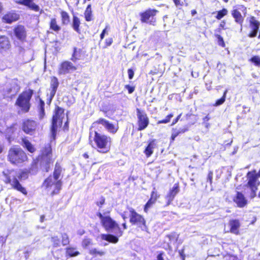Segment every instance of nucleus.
<instances>
[{"mask_svg":"<svg viewBox=\"0 0 260 260\" xmlns=\"http://www.w3.org/2000/svg\"><path fill=\"white\" fill-rule=\"evenodd\" d=\"M54 161L52 145L51 143H47L42 148L40 154L32 159L31 163L34 171L38 174L39 171L43 173L49 172Z\"/></svg>","mask_w":260,"mask_h":260,"instance_id":"nucleus-1","label":"nucleus"},{"mask_svg":"<svg viewBox=\"0 0 260 260\" xmlns=\"http://www.w3.org/2000/svg\"><path fill=\"white\" fill-rule=\"evenodd\" d=\"M96 215L100 218L101 223L106 231H111L115 230V234L117 236L112 234H103L102 235L103 240L111 243H117L119 239L118 237H121L123 233V231L120 228L118 223L113 219L110 216H104L101 212H98Z\"/></svg>","mask_w":260,"mask_h":260,"instance_id":"nucleus-2","label":"nucleus"},{"mask_svg":"<svg viewBox=\"0 0 260 260\" xmlns=\"http://www.w3.org/2000/svg\"><path fill=\"white\" fill-rule=\"evenodd\" d=\"M99 131V129H94L93 131L90 132L89 144L99 152L103 154L107 153L111 150L112 138L109 135L100 133Z\"/></svg>","mask_w":260,"mask_h":260,"instance_id":"nucleus-3","label":"nucleus"},{"mask_svg":"<svg viewBox=\"0 0 260 260\" xmlns=\"http://www.w3.org/2000/svg\"><path fill=\"white\" fill-rule=\"evenodd\" d=\"M34 169L35 168L31 162L29 168L28 169L22 170L18 177L15 176H11L9 174H4V175L5 178L4 182L6 184H10L12 189L20 192L24 196H27V190L22 185L19 179L22 178H27L29 174L32 175H37V173L36 171H34Z\"/></svg>","mask_w":260,"mask_h":260,"instance_id":"nucleus-4","label":"nucleus"},{"mask_svg":"<svg viewBox=\"0 0 260 260\" xmlns=\"http://www.w3.org/2000/svg\"><path fill=\"white\" fill-rule=\"evenodd\" d=\"M61 172V166L58 162H56L52 175H49L42 184V187L46 190H50L52 186L54 187L51 192L52 196L58 194L61 189L62 182L59 179Z\"/></svg>","mask_w":260,"mask_h":260,"instance_id":"nucleus-5","label":"nucleus"},{"mask_svg":"<svg viewBox=\"0 0 260 260\" xmlns=\"http://www.w3.org/2000/svg\"><path fill=\"white\" fill-rule=\"evenodd\" d=\"M34 90L28 89L20 93L16 100L15 105L19 109V111L23 113L29 111L31 107L30 101L34 94Z\"/></svg>","mask_w":260,"mask_h":260,"instance_id":"nucleus-6","label":"nucleus"},{"mask_svg":"<svg viewBox=\"0 0 260 260\" xmlns=\"http://www.w3.org/2000/svg\"><path fill=\"white\" fill-rule=\"evenodd\" d=\"M8 160L13 165L18 166L28 159L26 152L20 147H12L8 151Z\"/></svg>","mask_w":260,"mask_h":260,"instance_id":"nucleus-7","label":"nucleus"},{"mask_svg":"<svg viewBox=\"0 0 260 260\" xmlns=\"http://www.w3.org/2000/svg\"><path fill=\"white\" fill-rule=\"evenodd\" d=\"M129 212V222L132 225L135 226L137 231L148 232V227L144 216L138 213L134 208H128Z\"/></svg>","mask_w":260,"mask_h":260,"instance_id":"nucleus-8","label":"nucleus"},{"mask_svg":"<svg viewBox=\"0 0 260 260\" xmlns=\"http://www.w3.org/2000/svg\"><path fill=\"white\" fill-rule=\"evenodd\" d=\"M64 109L62 108L56 106L54 113L52 117L51 133L53 140L56 138V135L58 126L61 127L62 124L63 115Z\"/></svg>","mask_w":260,"mask_h":260,"instance_id":"nucleus-9","label":"nucleus"},{"mask_svg":"<svg viewBox=\"0 0 260 260\" xmlns=\"http://www.w3.org/2000/svg\"><path fill=\"white\" fill-rule=\"evenodd\" d=\"M246 177L247 181L246 186L251 190V197L254 198L256 196V192L260 184V182L258 181V179L260 178V169L257 173L254 169L248 171Z\"/></svg>","mask_w":260,"mask_h":260,"instance_id":"nucleus-10","label":"nucleus"},{"mask_svg":"<svg viewBox=\"0 0 260 260\" xmlns=\"http://www.w3.org/2000/svg\"><path fill=\"white\" fill-rule=\"evenodd\" d=\"M101 124L104 126L109 133L112 134H116L119 129V126L118 124L115 125L103 118H100L96 121H94L92 123L91 128L95 129H99L100 125Z\"/></svg>","mask_w":260,"mask_h":260,"instance_id":"nucleus-11","label":"nucleus"},{"mask_svg":"<svg viewBox=\"0 0 260 260\" xmlns=\"http://www.w3.org/2000/svg\"><path fill=\"white\" fill-rule=\"evenodd\" d=\"M158 13V11L155 9H148L140 13V20L142 23L155 25L156 19L155 16Z\"/></svg>","mask_w":260,"mask_h":260,"instance_id":"nucleus-12","label":"nucleus"},{"mask_svg":"<svg viewBox=\"0 0 260 260\" xmlns=\"http://www.w3.org/2000/svg\"><path fill=\"white\" fill-rule=\"evenodd\" d=\"M137 116V130L141 131L147 127L149 124V119L145 111L139 108L136 109Z\"/></svg>","mask_w":260,"mask_h":260,"instance_id":"nucleus-13","label":"nucleus"},{"mask_svg":"<svg viewBox=\"0 0 260 260\" xmlns=\"http://www.w3.org/2000/svg\"><path fill=\"white\" fill-rule=\"evenodd\" d=\"M38 123L34 120L26 119L23 121L22 123V129L26 134L32 135L37 130Z\"/></svg>","mask_w":260,"mask_h":260,"instance_id":"nucleus-14","label":"nucleus"},{"mask_svg":"<svg viewBox=\"0 0 260 260\" xmlns=\"http://www.w3.org/2000/svg\"><path fill=\"white\" fill-rule=\"evenodd\" d=\"M77 67L71 61L64 60L62 61L58 66V74L59 75H66L77 70Z\"/></svg>","mask_w":260,"mask_h":260,"instance_id":"nucleus-15","label":"nucleus"},{"mask_svg":"<svg viewBox=\"0 0 260 260\" xmlns=\"http://www.w3.org/2000/svg\"><path fill=\"white\" fill-rule=\"evenodd\" d=\"M240 10L244 15L247 13L246 7L242 5H238L237 9H234L231 11V14L232 17L234 18L235 21L240 24L241 26L244 22V17L242 16L241 13L239 11Z\"/></svg>","mask_w":260,"mask_h":260,"instance_id":"nucleus-16","label":"nucleus"},{"mask_svg":"<svg viewBox=\"0 0 260 260\" xmlns=\"http://www.w3.org/2000/svg\"><path fill=\"white\" fill-rule=\"evenodd\" d=\"M13 33L16 38L21 42H26L27 33L24 25H17L13 29Z\"/></svg>","mask_w":260,"mask_h":260,"instance_id":"nucleus-17","label":"nucleus"},{"mask_svg":"<svg viewBox=\"0 0 260 260\" xmlns=\"http://www.w3.org/2000/svg\"><path fill=\"white\" fill-rule=\"evenodd\" d=\"M180 191L179 183L176 182L175 183L173 187L169 189L168 193L165 197V199L167 200L166 206L170 205L173 200H174L176 196Z\"/></svg>","mask_w":260,"mask_h":260,"instance_id":"nucleus-18","label":"nucleus"},{"mask_svg":"<svg viewBox=\"0 0 260 260\" xmlns=\"http://www.w3.org/2000/svg\"><path fill=\"white\" fill-rule=\"evenodd\" d=\"M160 194L156 190L155 188L151 192L150 197L147 203L144 205L143 210L145 213L148 212L149 209L154 205L159 198Z\"/></svg>","mask_w":260,"mask_h":260,"instance_id":"nucleus-19","label":"nucleus"},{"mask_svg":"<svg viewBox=\"0 0 260 260\" xmlns=\"http://www.w3.org/2000/svg\"><path fill=\"white\" fill-rule=\"evenodd\" d=\"M59 84L58 80L56 77L52 76L50 77V91L49 93V97L48 99V101L49 103L52 101V99L55 96Z\"/></svg>","mask_w":260,"mask_h":260,"instance_id":"nucleus-20","label":"nucleus"},{"mask_svg":"<svg viewBox=\"0 0 260 260\" xmlns=\"http://www.w3.org/2000/svg\"><path fill=\"white\" fill-rule=\"evenodd\" d=\"M233 200L239 208H243L246 206L248 203V201L244 195L240 191H237L236 192Z\"/></svg>","mask_w":260,"mask_h":260,"instance_id":"nucleus-21","label":"nucleus"},{"mask_svg":"<svg viewBox=\"0 0 260 260\" xmlns=\"http://www.w3.org/2000/svg\"><path fill=\"white\" fill-rule=\"evenodd\" d=\"M86 56V51L83 48L74 47L73 52L71 57V60L75 62L78 60L83 59Z\"/></svg>","mask_w":260,"mask_h":260,"instance_id":"nucleus-22","label":"nucleus"},{"mask_svg":"<svg viewBox=\"0 0 260 260\" xmlns=\"http://www.w3.org/2000/svg\"><path fill=\"white\" fill-rule=\"evenodd\" d=\"M229 225L230 227L229 232L235 235L240 234L239 229L241 226L240 220L237 219H232L229 220Z\"/></svg>","mask_w":260,"mask_h":260,"instance_id":"nucleus-23","label":"nucleus"},{"mask_svg":"<svg viewBox=\"0 0 260 260\" xmlns=\"http://www.w3.org/2000/svg\"><path fill=\"white\" fill-rule=\"evenodd\" d=\"M16 3L19 5L25 6L35 12H39L40 10L39 6L36 4L33 0H18Z\"/></svg>","mask_w":260,"mask_h":260,"instance_id":"nucleus-24","label":"nucleus"},{"mask_svg":"<svg viewBox=\"0 0 260 260\" xmlns=\"http://www.w3.org/2000/svg\"><path fill=\"white\" fill-rule=\"evenodd\" d=\"M156 139H151L148 141L147 146L143 151V153L147 158L150 157L153 154L154 149L156 146Z\"/></svg>","mask_w":260,"mask_h":260,"instance_id":"nucleus-25","label":"nucleus"},{"mask_svg":"<svg viewBox=\"0 0 260 260\" xmlns=\"http://www.w3.org/2000/svg\"><path fill=\"white\" fill-rule=\"evenodd\" d=\"M11 46L9 38L6 36L0 37V51H6L10 49Z\"/></svg>","mask_w":260,"mask_h":260,"instance_id":"nucleus-26","label":"nucleus"},{"mask_svg":"<svg viewBox=\"0 0 260 260\" xmlns=\"http://www.w3.org/2000/svg\"><path fill=\"white\" fill-rule=\"evenodd\" d=\"M188 126L184 125L183 128L177 130L176 128H173V132L170 137V143H172L175 141V138L181 134H183L188 131Z\"/></svg>","mask_w":260,"mask_h":260,"instance_id":"nucleus-27","label":"nucleus"},{"mask_svg":"<svg viewBox=\"0 0 260 260\" xmlns=\"http://www.w3.org/2000/svg\"><path fill=\"white\" fill-rule=\"evenodd\" d=\"M222 29L217 28L214 30V36L217 40V43L219 46H221L223 48L225 47V44L224 41L223 37L221 36V34Z\"/></svg>","mask_w":260,"mask_h":260,"instance_id":"nucleus-28","label":"nucleus"},{"mask_svg":"<svg viewBox=\"0 0 260 260\" xmlns=\"http://www.w3.org/2000/svg\"><path fill=\"white\" fill-rule=\"evenodd\" d=\"M21 141L22 145L29 152L33 153L36 151V149L35 146L25 137L21 139Z\"/></svg>","mask_w":260,"mask_h":260,"instance_id":"nucleus-29","label":"nucleus"},{"mask_svg":"<svg viewBox=\"0 0 260 260\" xmlns=\"http://www.w3.org/2000/svg\"><path fill=\"white\" fill-rule=\"evenodd\" d=\"M37 109L39 113V118L40 119H42L45 115V102L41 98L39 99L38 104H37Z\"/></svg>","mask_w":260,"mask_h":260,"instance_id":"nucleus-30","label":"nucleus"},{"mask_svg":"<svg viewBox=\"0 0 260 260\" xmlns=\"http://www.w3.org/2000/svg\"><path fill=\"white\" fill-rule=\"evenodd\" d=\"M18 19V15L15 13H8L5 14L3 17V21L7 23H11Z\"/></svg>","mask_w":260,"mask_h":260,"instance_id":"nucleus-31","label":"nucleus"},{"mask_svg":"<svg viewBox=\"0 0 260 260\" xmlns=\"http://www.w3.org/2000/svg\"><path fill=\"white\" fill-rule=\"evenodd\" d=\"M81 25V21L80 18L76 15L73 16L72 27L73 29L77 33H80V26Z\"/></svg>","mask_w":260,"mask_h":260,"instance_id":"nucleus-32","label":"nucleus"},{"mask_svg":"<svg viewBox=\"0 0 260 260\" xmlns=\"http://www.w3.org/2000/svg\"><path fill=\"white\" fill-rule=\"evenodd\" d=\"M84 16L85 21H91L93 20L91 5L88 4L84 12Z\"/></svg>","mask_w":260,"mask_h":260,"instance_id":"nucleus-33","label":"nucleus"},{"mask_svg":"<svg viewBox=\"0 0 260 260\" xmlns=\"http://www.w3.org/2000/svg\"><path fill=\"white\" fill-rule=\"evenodd\" d=\"M49 28L50 30L58 32L61 30V27L57 23V20L55 18H52L49 22Z\"/></svg>","mask_w":260,"mask_h":260,"instance_id":"nucleus-34","label":"nucleus"},{"mask_svg":"<svg viewBox=\"0 0 260 260\" xmlns=\"http://www.w3.org/2000/svg\"><path fill=\"white\" fill-rule=\"evenodd\" d=\"M80 254L78 251L76 250V248L72 247H68L66 248V256L68 257H75Z\"/></svg>","mask_w":260,"mask_h":260,"instance_id":"nucleus-35","label":"nucleus"},{"mask_svg":"<svg viewBox=\"0 0 260 260\" xmlns=\"http://www.w3.org/2000/svg\"><path fill=\"white\" fill-rule=\"evenodd\" d=\"M60 15L61 24L62 25L68 24L70 21V16L69 14L65 11L61 10L60 12Z\"/></svg>","mask_w":260,"mask_h":260,"instance_id":"nucleus-36","label":"nucleus"},{"mask_svg":"<svg viewBox=\"0 0 260 260\" xmlns=\"http://www.w3.org/2000/svg\"><path fill=\"white\" fill-rule=\"evenodd\" d=\"M249 25L251 28L259 29L260 22L254 16L249 18Z\"/></svg>","mask_w":260,"mask_h":260,"instance_id":"nucleus-37","label":"nucleus"},{"mask_svg":"<svg viewBox=\"0 0 260 260\" xmlns=\"http://www.w3.org/2000/svg\"><path fill=\"white\" fill-rule=\"evenodd\" d=\"M228 92V90L227 89L224 90L222 97L221 98H220L219 99L215 101V103L213 104V106L215 107H217V106H220V105H221L222 104H223L224 103V102L225 101L226 96V94H227Z\"/></svg>","mask_w":260,"mask_h":260,"instance_id":"nucleus-38","label":"nucleus"},{"mask_svg":"<svg viewBox=\"0 0 260 260\" xmlns=\"http://www.w3.org/2000/svg\"><path fill=\"white\" fill-rule=\"evenodd\" d=\"M249 61L252 63L254 66L260 68V56L253 55L249 59Z\"/></svg>","mask_w":260,"mask_h":260,"instance_id":"nucleus-39","label":"nucleus"},{"mask_svg":"<svg viewBox=\"0 0 260 260\" xmlns=\"http://www.w3.org/2000/svg\"><path fill=\"white\" fill-rule=\"evenodd\" d=\"M228 13V10L225 8H222L221 10L217 11V15L215 16V18L217 20H220L227 15Z\"/></svg>","mask_w":260,"mask_h":260,"instance_id":"nucleus-40","label":"nucleus"},{"mask_svg":"<svg viewBox=\"0 0 260 260\" xmlns=\"http://www.w3.org/2000/svg\"><path fill=\"white\" fill-rule=\"evenodd\" d=\"M174 115L173 113H170L167 115L166 117L161 120H159L157 122V124H166L170 122L171 119L173 117Z\"/></svg>","mask_w":260,"mask_h":260,"instance_id":"nucleus-41","label":"nucleus"},{"mask_svg":"<svg viewBox=\"0 0 260 260\" xmlns=\"http://www.w3.org/2000/svg\"><path fill=\"white\" fill-rule=\"evenodd\" d=\"M51 241L53 247H58L60 245V240L57 236L52 237L51 238Z\"/></svg>","mask_w":260,"mask_h":260,"instance_id":"nucleus-42","label":"nucleus"},{"mask_svg":"<svg viewBox=\"0 0 260 260\" xmlns=\"http://www.w3.org/2000/svg\"><path fill=\"white\" fill-rule=\"evenodd\" d=\"M61 244L63 246L67 245L70 243V239L67 233H63L61 235Z\"/></svg>","mask_w":260,"mask_h":260,"instance_id":"nucleus-43","label":"nucleus"},{"mask_svg":"<svg viewBox=\"0 0 260 260\" xmlns=\"http://www.w3.org/2000/svg\"><path fill=\"white\" fill-rule=\"evenodd\" d=\"M89 254L96 256L97 255L103 256L105 255V252L103 251H99L96 248H93L89 250Z\"/></svg>","mask_w":260,"mask_h":260,"instance_id":"nucleus-44","label":"nucleus"},{"mask_svg":"<svg viewBox=\"0 0 260 260\" xmlns=\"http://www.w3.org/2000/svg\"><path fill=\"white\" fill-rule=\"evenodd\" d=\"M213 173L212 171H209L207 174V181L209 182L210 185H212V180H213Z\"/></svg>","mask_w":260,"mask_h":260,"instance_id":"nucleus-45","label":"nucleus"},{"mask_svg":"<svg viewBox=\"0 0 260 260\" xmlns=\"http://www.w3.org/2000/svg\"><path fill=\"white\" fill-rule=\"evenodd\" d=\"M105 203V198L103 196H101L100 198L99 201L96 202L95 204L99 207L101 208Z\"/></svg>","mask_w":260,"mask_h":260,"instance_id":"nucleus-46","label":"nucleus"},{"mask_svg":"<svg viewBox=\"0 0 260 260\" xmlns=\"http://www.w3.org/2000/svg\"><path fill=\"white\" fill-rule=\"evenodd\" d=\"M91 244V240L88 238H85L83 240L82 245L83 247L86 248Z\"/></svg>","mask_w":260,"mask_h":260,"instance_id":"nucleus-47","label":"nucleus"},{"mask_svg":"<svg viewBox=\"0 0 260 260\" xmlns=\"http://www.w3.org/2000/svg\"><path fill=\"white\" fill-rule=\"evenodd\" d=\"M173 1L176 7H182L186 3V0H173Z\"/></svg>","mask_w":260,"mask_h":260,"instance_id":"nucleus-48","label":"nucleus"},{"mask_svg":"<svg viewBox=\"0 0 260 260\" xmlns=\"http://www.w3.org/2000/svg\"><path fill=\"white\" fill-rule=\"evenodd\" d=\"M124 88L126 89L128 91V93L129 94L132 93L135 90V86H131L129 84H126L124 85Z\"/></svg>","mask_w":260,"mask_h":260,"instance_id":"nucleus-49","label":"nucleus"},{"mask_svg":"<svg viewBox=\"0 0 260 260\" xmlns=\"http://www.w3.org/2000/svg\"><path fill=\"white\" fill-rule=\"evenodd\" d=\"M113 43V39L112 38H109L105 40L104 48H107L110 46Z\"/></svg>","mask_w":260,"mask_h":260,"instance_id":"nucleus-50","label":"nucleus"},{"mask_svg":"<svg viewBox=\"0 0 260 260\" xmlns=\"http://www.w3.org/2000/svg\"><path fill=\"white\" fill-rule=\"evenodd\" d=\"M252 30L249 33L248 36L250 38L255 37L257 33L258 29L251 28Z\"/></svg>","mask_w":260,"mask_h":260,"instance_id":"nucleus-51","label":"nucleus"},{"mask_svg":"<svg viewBox=\"0 0 260 260\" xmlns=\"http://www.w3.org/2000/svg\"><path fill=\"white\" fill-rule=\"evenodd\" d=\"M225 26H226V21H225V20H222L221 21L220 23L219 24L218 27L222 30H225L226 29Z\"/></svg>","mask_w":260,"mask_h":260,"instance_id":"nucleus-52","label":"nucleus"},{"mask_svg":"<svg viewBox=\"0 0 260 260\" xmlns=\"http://www.w3.org/2000/svg\"><path fill=\"white\" fill-rule=\"evenodd\" d=\"M164 252L163 251H160L156 256V259L155 260H165L164 258Z\"/></svg>","mask_w":260,"mask_h":260,"instance_id":"nucleus-53","label":"nucleus"},{"mask_svg":"<svg viewBox=\"0 0 260 260\" xmlns=\"http://www.w3.org/2000/svg\"><path fill=\"white\" fill-rule=\"evenodd\" d=\"M184 248H182L179 250V253L180 255L182 260L185 259V255L184 254Z\"/></svg>","mask_w":260,"mask_h":260,"instance_id":"nucleus-54","label":"nucleus"},{"mask_svg":"<svg viewBox=\"0 0 260 260\" xmlns=\"http://www.w3.org/2000/svg\"><path fill=\"white\" fill-rule=\"evenodd\" d=\"M128 76L129 79H132L134 76V72L132 69H128L127 70Z\"/></svg>","mask_w":260,"mask_h":260,"instance_id":"nucleus-55","label":"nucleus"},{"mask_svg":"<svg viewBox=\"0 0 260 260\" xmlns=\"http://www.w3.org/2000/svg\"><path fill=\"white\" fill-rule=\"evenodd\" d=\"M181 115L182 114L180 113V114H179L173 120V122H172L171 123V125L173 126L174 125H175L176 123H177L178 122V121L179 120L181 116Z\"/></svg>","mask_w":260,"mask_h":260,"instance_id":"nucleus-56","label":"nucleus"},{"mask_svg":"<svg viewBox=\"0 0 260 260\" xmlns=\"http://www.w3.org/2000/svg\"><path fill=\"white\" fill-rule=\"evenodd\" d=\"M106 29H107V27L105 28L103 30L102 32H101V34L100 35V39H101V40H103L104 39L105 35L106 33Z\"/></svg>","mask_w":260,"mask_h":260,"instance_id":"nucleus-57","label":"nucleus"},{"mask_svg":"<svg viewBox=\"0 0 260 260\" xmlns=\"http://www.w3.org/2000/svg\"><path fill=\"white\" fill-rule=\"evenodd\" d=\"M167 237L170 240H174L175 239V236L174 234L168 235Z\"/></svg>","mask_w":260,"mask_h":260,"instance_id":"nucleus-58","label":"nucleus"},{"mask_svg":"<svg viewBox=\"0 0 260 260\" xmlns=\"http://www.w3.org/2000/svg\"><path fill=\"white\" fill-rule=\"evenodd\" d=\"M210 117H209V116L208 115H207L203 118V120L204 122H206L210 120Z\"/></svg>","mask_w":260,"mask_h":260,"instance_id":"nucleus-59","label":"nucleus"},{"mask_svg":"<svg viewBox=\"0 0 260 260\" xmlns=\"http://www.w3.org/2000/svg\"><path fill=\"white\" fill-rule=\"evenodd\" d=\"M64 129L68 130L69 129V122L67 121L64 124Z\"/></svg>","mask_w":260,"mask_h":260,"instance_id":"nucleus-60","label":"nucleus"},{"mask_svg":"<svg viewBox=\"0 0 260 260\" xmlns=\"http://www.w3.org/2000/svg\"><path fill=\"white\" fill-rule=\"evenodd\" d=\"M122 227L123 230H126L127 229V226L125 221L122 224Z\"/></svg>","mask_w":260,"mask_h":260,"instance_id":"nucleus-61","label":"nucleus"},{"mask_svg":"<svg viewBox=\"0 0 260 260\" xmlns=\"http://www.w3.org/2000/svg\"><path fill=\"white\" fill-rule=\"evenodd\" d=\"M83 156L85 159H87V158H88L89 157V156L88 153L87 152H85V153H83Z\"/></svg>","mask_w":260,"mask_h":260,"instance_id":"nucleus-62","label":"nucleus"},{"mask_svg":"<svg viewBox=\"0 0 260 260\" xmlns=\"http://www.w3.org/2000/svg\"><path fill=\"white\" fill-rule=\"evenodd\" d=\"M197 13V11L196 10H192L191 11V14L192 16H194Z\"/></svg>","mask_w":260,"mask_h":260,"instance_id":"nucleus-63","label":"nucleus"},{"mask_svg":"<svg viewBox=\"0 0 260 260\" xmlns=\"http://www.w3.org/2000/svg\"><path fill=\"white\" fill-rule=\"evenodd\" d=\"M44 218H45V216L42 215L40 216V221L41 222H43L44 220Z\"/></svg>","mask_w":260,"mask_h":260,"instance_id":"nucleus-64","label":"nucleus"}]
</instances>
